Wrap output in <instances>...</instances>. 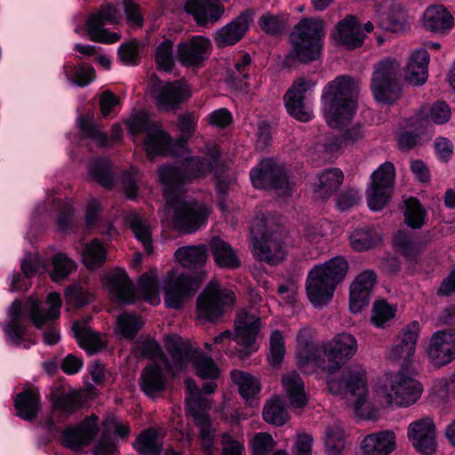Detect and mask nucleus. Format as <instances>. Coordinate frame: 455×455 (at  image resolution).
I'll return each instance as SVG.
<instances>
[{
    "instance_id": "1",
    "label": "nucleus",
    "mask_w": 455,
    "mask_h": 455,
    "mask_svg": "<svg viewBox=\"0 0 455 455\" xmlns=\"http://www.w3.org/2000/svg\"><path fill=\"white\" fill-rule=\"evenodd\" d=\"M204 156H193L180 166L163 165L158 179L164 186L166 210L164 220L171 217L173 226L184 232L193 233L205 224L209 212L204 204L187 199L182 192L185 185L206 177L219 159L216 145H207Z\"/></svg>"
},
{
    "instance_id": "2",
    "label": "nucleus",
    "mask_w": 455,
    "mask_h": 455,
    "mask_svg": "<svg viewBox=\"0 0 455 455\" xmlns=\"http://www.w3.org/2000/svg\"><path fill=\"white\" fill-rule=\"evenodd\" d=\"M357 348L354 335L339 333L323 346V355H319L316 368L328 373L327 385L332 394L342 395L357 417L370 419L375 416V411L367 398L365 369L362 365H354L339 378L332 376L356 354Z\"/></svg>"
},
{
    "instance_id": "3",
    "label": "nucleus",
    "mask_w": 455,
    "mask_h": 455,
    "mask_svg": "<svg viewBox=\"0 0 455 455\" xmlns=\"http://www.w3.org/2000/svg\"><path fill=\"white\" fill-rule=\"evenodd\" d=\"M358 89V84L346 76L337 77L324 87L322 106L330 127L338 128L352 120Z\"/></svg>"
},
{
    "instance_id": "4",
    "label": "nucleus",
    "mask_w": 455,
    "mask_h": 455,
    "mask_svg": "<svg viewBox=\"0 0 455 455\" xmlns=\"http://www.w3.org/2000/svg\"><path fill=\"white\" fill-rule=\"evenodd\" d=\"M423 387L406 370L384 375L373 388L374 399L381 405L391 408H407L421 397Z\"/></svg>"
},
{
    "instance_id": "5",
    "label": "nucleus",
    "mask_w": 455,
    "mask_h": 455,
    "mask_svg": "<svg viewBox=\"0 0 455 455\" xmlns=\"http://www.w3.org/2000/svg\"><path fill=\"white\" fill-rule=\"evenodd\" d=\"M347 270V261L339 256L324 264L315 265L309 271L306 291L315 307H323L332 299L338 283L345 278Z\"/></svg>"
},
{
    "instance_id": "6",
    "label": "nucleus",
    "mask_w": 455,
    "mask_h": 455,
    "mask_svg": "<svg viewBox=\"0 0 455 455\" xmlns=\"http://www.w3.org/2000/svg\"><path fill=\"white\" fill-rule=\"evenodd\" d=\"M259 318L245 312L238 314L235 321V334L225 331L214 337L215 349L219 352L224 350L228 354H236L244 358L257 351L256 337L259 330Z\"/></svg>"
},
{
    "instance_id": "7",
    "label": "nucleus",
    "mask_w": 455,
    "mask_h": 455,
    "mask_svg": "<svg viewBox=\"0 0 455 455\" xmlns=\"http://www.w3.org/2000/svg\"><path fill=\"white\" fill-rule=\"evenodd\" d=\"M254 256L270 265L281 262L285 257V245L279 226H272L264 216L254 220L251 228Z\"/></svg>"
},
{
    "instance_id": "8",
    "label": "nucleus",
    "mask_w": 455,
    "mask_h": 455,
    "mask_svg": "<svg viewBox=\"0 0 455 455\" xmlns=\"http://www.w3.org/2000/svg\"><path fill=\"white\" fill-rule=\"evenodd\" d=\"M323 36V20L318 18L301 20L291 35V50L288 57L304 63L316 60L320 54Z\"/></svg>"
},
{
    "instance_id": "9",
    "label": "nucleus",
    "mask_w": 455,
    "mask_h": 455,
    "mask_svg": "<svg viewBox=\"0 0 455 455\" xmlns=\"http://www.w3.org/2000/svg\"><path fill=\"white\" fill-rule=\"evenodd\" d=\"M125 124L134 139L141 133L146 134L144 146L148 156H165L171 153V136L163 130L158 122L151 121L147 112L138 111L133 113Z\"/></svg>"
},
{
    "instance_id": "10",
    "label": "nucleus",
    "mask_w": 455,
    "mask_h": 455,
    "mask_svg": "<svg viewBox=\"0 0 455 455\" xmlns=\"http://www.w3.org/2000/svg\"><path fill=\"white\" fill-rule=\"evenodd\" d=\"M164 346L172 354L180 370H182L188 362L195 367L196 375L204 379H216L220 370L212 357L202 352L193 350L181 338L176 334L164 338Z\"/></svg>"
},
{
    "instance_id": "11",
    "label": "nucleus",
    "mask_w": 455,
    "mask_h": 455,
    "mask_svg": "<svg viewBox=\"0 0 455 455\" xmlns=\"http://www.w3.org/2000/svg\"><path fill=\"white\" fill-rule=\"evenodd\" d=\"M185 384L187 388V411L200 428L203 448L211 453L214 447L215 436L208 415L212 407L211 402L202 396L194 379H187Z\"/></svg>"
},
{
    "instance_id": "12",
    "label": "nucleus",
    "mask_w": 455,
    "mask_h": 455,
    "mask_svg": "<svg viewBox=\"0 0 455 455\" xmlns=\"http://www.w3.org/2000/svg\"><path fill=\"white\" fill-rule=\"evenodd\" d=\"M401 66L394 59L380 61L371 77V90L375 99L382 103H393L400 96Z\"/></svg>"
},
{
    "instance_id": "13",
    "label": "nucleus",
    "mask_w": 455,
    "mask_h": 455,
    "mask_svg": "<svg viewBox=\"0 0 455 455\" xmlns=\"http://www.w3.org/2000/svg\"><path fill=\"white\" fill-rule=\"evenodd\" d=\"M235 301L233 291L223 288L216 281L208 283L196 300V312L200 319L213 322L219 319Z\"/></svg>"
},
{
    "instance_id": "14",
    "label": "nucleus",
    "mask_w": 455,
    "mask_h": 455,
    "mask_svg": "<svg viewBox=\"0 0 455 455\" xmlns=\"http://www.w3.org/2000/svg\"><path fill=\"white\" fill-rule=\"evenodd\" d=\"M395 166L385 162L371 175V182L366 190L368 206L372 211H380L387 204L394 188Z\"/></svg>"
},
{
    "instance_id": "15",
    "label": "nucleus",
    "mask_w": 455,
    "mask_h": 455,
    "mask_svg": "<svg viewBox=\"0 0 455 455\" xmlns=\"http://www.w3.org/2000/svg\"><path fill=\"white\" fill-rule=\"evenodd\" d=\"M251 181L256 188H273L278 196H289L291 191L283 166L273 159L262 160L250 172Z\"/></svg>"
},
{
    "instance_id": "16",
    "label": "nucleus",
    "mask_w": 455,
    "mask_h": 455,
    "mask_svg": "<svg viewBox=\"0 0 455 455\" xmlns=\"http://www.w3.org/2000/svg\"><path fill=\"white\" fill-rule=\"evenodd\" d=\"M151 84V95L157 108L164 111L178 108L181 102L191 96L189 85L181 80L170 83L152 77Z\"/></svg>"
},
{
    "instance_id": "17",
    "label": "nucleus",
    "mask_w": 455,
    "mask_h": 455,
    "mask_svg": "<svg viewBox=\"0 0 455 455\" xmlns=\"http://www.w3.org/2000/svg\"><path fill=\"white\" fill-rule=\"evenodd\" d=\"M120 20L121 14L116 7L111 4L102 5L85 22L90 40L102 44H113L119 41L120 36L118 34L109 32L104 27L108 24L118 23Z\"/></svg>"
},
{
    "instance_id": "18",
    "label": "nucleus",
    "mask_w": 455,
    "mask_h": 455,
    "mask_svg": "<svg viewBox=\"0 0 455 455\" xmlns=\"http://www.w3.org/2000/svg\"><path fill=\"white\" fill-rule=\"evenodd\" d=\"M164 289L166 306L178 309L197 290V284L188 275H178L175 270H171L167 275Z\"/></svg>"
},
{
    "instance_id": "19",
    "label": "nucleus",
    "mask_w": 455,
    "mask_h": 455,
    "mask_svg": "<svg viewBox=\"0 0 455 455\" xmlns=\"http://www.w3.org/2000/svg\"><path fill=\"white\" fill-rule=\"evenodd\" d=\"M427 355L433 364L443 366L455 359V331H437L431 336Z\"/></svg>"
},
{
    "instance_id": "20",
    "label": "nucleus",
    "mask_w": 455,
    "mask_h": 455,
    "mask_svg": "<svg viewBox=\"0 0 455 455\" xmlns=\"http://www.w3.org/2000/svg\"><path fill=\"white\" fill-rule=\"evenodd\" d=\"M62 300L57 292L48 294L45 302H40L36 299H30L26 308L29 318L36 328H41L60 316Z\"/></svg>"
},
{
    "instance_id": "21",
    "label": "nucleus",
    "mask_w": 455,
    "mask_h": 455,
    "mask_svg": "<svg viewBox=\"0 0 455 455\" xmlns=\"http://www.w3.org/2000/svg\"><path fill=\"white\" fill-rule=\"evenodd\" d=\"M407 434L419 452L431 455L436 451L435 427L432 419L425 418L411 423Z\"/></svg>"
},
{
    "instance_id": "22",
    "label": "nucleus",
    "mask_w": 455,
    "mask_h": 455,
    "mask_svg": "<svg viewBox=\"0 0 455 455\" xmlns=\"http://www.w3.org/2000/svg\"><path fill=\"white\" fill-rule=\"evenodd\" d=\"M99 432L98 418L92 415L80 424L68 427L62 435V444L73 451L89 445Z\"/></svg>"
},
{
    "instance_id": "23",
    "label": "nucleus",
    "mask_w": 455,
    "mask_h": 455,
    "mask_svg": "<svg viewBox=\"0 0 455 455\" xmlns=\"http://www.w3.org/2000/svg\"><path fill=\"white\" fill-rule=\"evenodd\" d=\"M52 402L51 414L45 419V424L49 428L65 420L68 415L79 410L83 404L81 395L76 390L53 394Z\"/></svg>"
},
{
    "instance_id": "24",
    "label": "nucleus",
    "mask_w": 455,
    "mask_h": 455,
    "mask_svg": "<svg viewBox=\"0 0 455 455\" xmlns=\"http://www.w3.org/2000/svg\"><path fill=\"white\" fill-rule=\"evenodd\" d=\"M376 280V274L371 270H365L355 277L350 285L349 308L352 313H359L368 305Z\"/></svg>"
},
{
    "instance_id": "25",
    "label": "nucleus",
    "mask_w": 455,
    "mask_h": 455,
    "mask_svg": "<svg viewBox=\"0 0 455 455\" xmlns=\"http://www.w3.org/2000/svg\"><path fill=\"white\" fill-rule=\"evenodd\" d=\"M211 50L210 39L203 36H196L179 44L178 58L186 66H198L208 58Z\"/></svg>"
},
{
    "instance_id": "26",
    "label": "nucleus",
    "mask_w": 455,
    "mask_h": 455,
    "mask_svg": "<svg viewBox=\"0 0 455 455\" xmlns=\"http://www.w3.org/2000/svg\"><path fill=\"white\" fill-rule=\"evenodd\" d=\"M331 37L334 43L347 49H355L363 44V35L360 24L354 16H347L335 27Z\"/></svg>"
},
{
    "instance_id": "27",
    "label": "nucleus",
    "mask_w": 455,
    "mask_h": 455,
    "mask_svg": "<svg viewBox=\"0 0 455 455\" xmlns=\"http://www.w3.org/2000/svg\"><path fill=\"white\" fill-rule=\"evenodd\" d=\"M104 284L115 301L124 304L134 301L133 286L124 270L116 269L111 272L105 278Z\"/></svg>"
},
{
    "instance_id": "28",
    "label": "nucleus",
    "mask_w": 455,
    "mask_h": 455,
    "mask_svg": "<svg viewBox=\"0 0 455 455\" xmlns=\"http://www.w3.org/2000/svg\"><path fill=\"white\" fill-rule=\"evenodd\" d=\"M8 322L4 325V332L8 342L20 347L27 341L28 326L22 318V307L19 300H14L8 310Z\"/></svg>"
},
{
    "instance_id": "29",
    "label": "nucleus",
    "mask_w": 455,
    "mask_h": 455,
    "mask_svg": "<svg viewBox=\"0 0 455 455\" xmlns=\"http://www.w3.org/2000/svg\"><path fill=\"white\" fill-rule=\"evenodd\" d=\"M251 22V15L244 12L233 21L219 29L213 38L219 47H227L235 44L245 35Z\"/></svg>"
},
{
    "instance_id": "30",
    "label": "nucleus",
    "mask_w": 455,
    "mask_h": 455,
    "mask_svg": "<svg viewBox=\"0 0 455 455\" xmlns=\"http://www.w3.org/2000/svg\"><path fill=\"white\" fill-rule=\"evenodd\" d=\"M310 330L304 327L299 330L296 338V359L299 367L305 372L310 373L317 367L320 355L309 341Z\"/></svg>"
},
{
    "instance_id": "31",
    "label": "nucleus",
    "mask_w": 455,
    "mask_h": 455,
    "mask_svg": "<svg viewBox=\"0 0 455 455\" xmlns=\"http://www.w3.org/2000/svg\"><path fill=\"white\" fill-rule=\"evenodd\" d=\"M362 455H388L395 448V435L392 431L369 435L360 445Z\"/></svg>"
},
{
    "instance_id": "32",
    "label": "nucleus",
    "mask_w": 455,
    "mask_h": 455,
    "mask_svg": "<svg viewBox=\"0 0 455 455\" xmlns=\"http://www.w3.org/2000/svg\"><path fill=\"white\" fill-rule=\"evenodd\" d=\"M450 117L449 106L443 101H437L431 107H423L411 125L416 130L427 129L431 123L442 124L448 122Z\"/></svg>"
},
{
    "instance_id": "33",
    "label": "nucleus",
    "mask_w": 455,
    "mask_h": 455,
    "mask_svg": "<svg viewBox=\"0 0 455 455\" xmlns=\"http://www.w3.org/2000/svg\"><path fill=\"white\" fill-rule=\"evenodd\" d=\"M209 248L219 267L235 269L240 266L241 261L235 250L220 236H213L210 240Z\"/></svg>"
},
{
    "instance_id": "34",
    "label": "nucleus",
    "mask_w": 455,
    "mask_h": 455,
    "mask_svg": "<svg viewBox=\"0 0 455 455\" xmlns=\"http://www.w3.org/2000/svg\"><path fill=\"white\" fill-rule=\"evenodd\" d=\"M429 55L426 49L415 51L409 59L405 77L413 85L423 84L428 76Z\"/></svg>"
},
{
    "instance_id": "35",
    "label": "nucleus",
    "mask_w": 455,
    "mask_h": 455,
    "mask_svg": "<svg viewBox=\"0 0 455 455\" xmlns=\"http://www.w3.org/2000/svg\"><path fill=\"white\" fill-rule=\"evenodd\" d=\"M230 375L246 403L251 406L257 405V399L261 387L259 379L249 372L238 370L232 371Z\"/></svg>"
},
{
    "instance_id": "36",
    "label": "nucleus",
    "mask_w": 455,
    "mask_h": 455,
    "mask_svg": "<svg viewBox=\"0 0 455 455\" xmlns=\"http://www.w3.org/2000/svg\"><path fill=\"white\" fill-rule=\"evenodd\" d=\"M72 331L80 347L88 354H95L102 350L106 345V337L102 334L93 331L84 323H75Z\"/></svg>"
},
{
    "instance_id": "37",
    "label": "nucleus",
    "mask_w": 455,
    "mask_h": 455,
    "mask_svg": "<svg viewBox=\"0 0 455 455\" xmlns=\"http://www.w3.org/2000/svg\"><path fill=\"white\" fill-rule=\"evenodd\" d=\"M282 385L291 406L301 408L307 404V397L305 392L304 382L297 372L291 371L283 375Z\"/></svg>"
},
{
    "instance_id": "38",
    "label": "nucleus",
    "mask_w": 455,
    "mask_h": 455,
    "mask_svg": "<svg viewBox=\"0 0 455 455\" xmlns=\"http://www.w3.org/2000/svg\"><path fill=\"white\" fill-rule=\"evenodd\" d=\"M422 25L431 32L441 33L453 26V19L443 6L435 5L424 12Z\"/></svg>"
},
{
    "instance_id": "39",
    "label": "nucleus",
    "mask_w": 455,
    "mask_h": 455,
    "mask_svg": "<svg viewBox=\"0 0 455 455\" xmlns=\"http://www.w3.org/2000/svg\"><path fill=\"white\" fill-rule=\"evenodd\" d=\"M124 221L130 226L135 237L144 247L148 254L153 252L151 226L147 219L136 212H128L124 215Z\"/></svg>"
},
{
    "instance_id": "40",
    "label": "nucleus",
    "mask_w": 455,
    "mask_h": 455,
    "mask_svg": "<svg viewBox=\"0 0 455 455\" xmlns=\"http://www.w3.org/2000/svg\"><path fill=\"white\" fill-rule=\"evenodd\" d=\"M14 406L20 418L32 420L36 417L41 407L39 394L33 389L23 391L17 395Z\"/></svg>"
},
{
    "instance_id": "41",
    "label": "nucleus",
    "mask_w": 455,
    "mask_h": 455,
    "mask_svg": "<svg viewBox=\"0 0 455 455\" xmlns=\"http://www.w3.org/2000/svg\"><path fill=\"white\" fill-rule=\"evenodd\" d=\"M140 385L142 391L150 397L163 392L165 381L162 369L155 364L146 367L141 372Z\"/></svg>"
},
{
    "instance_id": "42",
    "label": "nucleus",
    "mask_w": 455,
    "mask_h": 455,
    "mask_svg": "<svg viewBox=\"0 0 455 455\" xmlns=\"http://www.w3.org/2000/svg\"><path fill=\"white\" fill-rule=\"evenodd\" d=\"M176 260L184 267H200L207 259V249L204 244L188 245L175 251Z\"/></svg>"
},
{
    "instance_id": "43",
    "label": "nucleus",
    "mask_w": 455,
    "mask_h": 455,
    "mask_svg": "<svg viewBox=\"0 0 455 455\" xmlns=\"http://www.w3.org/2000/svg\"><path fill=\"white\" fill-rule=\"evenodd\" d=\"M133 446L140 455H160L163 441L156 429L148 428L140 434Z\"/></svg>"
},
{
    "instance_id": "44",
    "label": "nucleus",
    "mask_w": 455,
    "mask_h": 455,
    "mask_svg": "<svg viewBox=\"0 0 455 455\" xmlns=\"http://www.w3.org/2000/svg\"><path fill=\"white\" fill-rule=\"evenodd\" d=\"M343 181V173L339 169L331 168L322 172L315 183V191L320 197H326L336 191Z\"/></svg>"
},
{
    "instance_id": "45",
    "label": "nucleus",
    "mask_w": 455,
    "mask_h": 455,
    "mask_svg": "<svg viewBox=\"0 0 455 455\" xmlns=\"http://www.w3.org/2000/svg\"><path fill=\"white\" fill-rule=\"evenodd\" d=\"M292 93V92H287L284 95V102L288 113L301 122L311 120L314 113L310 101L295 97Z\"/></svg>"
},
{
    "instance_id": "46",
    "label": "nucleus",
    "mask_w": 455,
    "mask_h": 455,
    "mask_svg": "<svg viewBox=\"0 0 455 455\" xmlns=\"http://www.w3.org/2000/svg\"><path fill=\"white\" fill-rule=\"evenodd\" d=\"M379 231L372 227L355 229L350 235V244L355 251H366L380 241Z\"/></svg>"
},
{
    "instance_id": "47",
    "label": "nucleus",
    "mask_w": 455,
    "mask_h": 455,
    "mask_svg": "<svg viewBox=\"0 0 455 455\" xmlns=\"http://www.w3.org/2000/svg\"><path fill=\"white\" fill-rule=\"evenodd\" d=\"M324 446L328 455H339L345 448L344 429L339 421L329 425L324 432Z\"/></svg>"
},
{
    "instance_id": "48",
    "label": "nucleus",
    "mask_w": 455,
    "mask_h": 455,
    "mask_svg": "<svg viewBox=\"0 0 455 455\" xmlns=\"http://www.w3.org/2000/svg\"><path fill=\"white\" fill-rule=\"evenodd\" d=\"M63 72L68 82L80 87H84L94 80V69L88 65L67 63L63 66Z\"/></svg>"
},
{
    "instance_id": "49",
    "label": "nucleus",
    "mask_w": 455,
    "mask_h": 455,
    "mask_svg": "<svg viewBox=\"0 0 455 455\" xmlns=\"http://www.w3.org/2000/svg\"><path fill=\"white\" fill-rule=\"evenodd\" d=\"M82 259L86 267L95 269L100 267L106 260V249L98 240L93 239L84 245L82 252Z\"/></svg>"
},
{
    "instance_id": "50",
    "label": "nucleus",
    "mask_w": 455,
    "mask_h": 455,
    "mask_svg": "<svg viewBox=\"0 0 455 455\" xmlns=\"http://www.w3.org/2000/svg\"><path fill=\"white\" fill-rule=\"evenodd\" d=\"M142 326L140 317L134 314L124 313L116 318V332L124 339H133Z\"/></svg>"
},
{
    "instance_id": "51",
    "label": "nucleus",
    "mask_w": 455,
    "mask_h": 455,
    "mask_svg": "<svg viewBox=\"0 0 455 455\" xmlns=\"http://www.w3.org/2000/svg\"><path fill=\"white\" fill-rule=\"evenodd\" d=\"M395 306L388 304L386 300H378L373 304L371 321L378 328H385L395 318Z\"/></svg>"
},
{
    "instance_id": "52",
    "label": "nucleus",
    "mask_w": 455,
    "mask_h": 455,
    "mask_svg": "<svg viewBox=\"0 0 455 455\" xmlns=\"http://www.w3.org/2000/svg\"><path fill=\"white\" fill-rule=\"evenodd\" d=\"M403 215L405 223L412 228H421L426 220V211L416 198L404 201Z\"/></svg>"
},
{
    "instance_id": "53",
    "label": "nucleus",
    "mask_w": 455,
    "mask_h": 455,
    "mask_svg": "<svg viewBox=\"0 0 455 455\" xmlns=\"http://www.w3.org/2000/svg\"><path fill=\"white\" fill-rule=\"evenodd\" d=\"M109 161L106 158L95 159L89 166L90 177L105 188H110L113 177L109 171Z\"/></svg>"
},
{
    "instance_id": "54",
    "label": "nucleus",
    "mask_w": 455,
    "mask_h": 455,
    "mask_svg": "<svg viewBox=\"0 0 455 455\" xmlns=\"http://www.w3.org/2000/svg\"><path fill=\"white\" fill-rule=\"evenodd\" d=\"M268 363L272 367L279 366L285 355V342L283 335L277 330L273 331L269 339Z\"/></svg>"
},
{
    "instance_id": "55",
    "label": "nucleus",
    "mask_w": 455,
    "mask_h": 455,
    "mask_svg": "<svg viewBox=\"0 0 455 455\" xmlns=\"http://www.w3.org/2000/svg\"><path fill=\"white\" fill-rule=\"evenodd\" d=\"M52 270L51 277L54 282H60L66 278L76 269V262L64 253H57L52 259Z\"/></svg>"
},
{
    "instance_id": "56",
    "label": "nucleus",
    "mask_w": 455,
    "mask_h": 455,
    "mask_svg": "<svg viewBox=\"0 0 455 455\" xmlns=\"http://www.w3.org/2000/svg\"><path fill=\"white\" fill-rule=\"evenodd\" d=\"M263 419L267 423L282 426L288 420L289 416L282 402L278 399H275L270 400L265 405Z\"/></svg>"
},
{
    "instance_id": "57",
    "label": "nucleus",
    "mask_w": 455,
    "mask_h": 455,
    "mask_svg": "<svg viewBox=\"0 0 455 455\" xmlns=\"http://www.w3.org/2000/svg\"><path fill=\"white\" fill-rule=\"evenodd\" d=\"M172 41L165 39L156 48V62L160 70L169 72L173 67Z\"/></svg>"
},
{
    "instance_id": "58",
    "label": "nucleus",
    "mask_w": 455,
    "mask_h": 455,
    "mask_svg": "<svg viewBox=\"0 0 455 455\" xmlns=\"http://www.w3.org/2000/svg\"><path fill=\"white\" fill-rule=\"evenodd\" d=\"M272 436L265 432L255 434L251 439V446L253 455H267L275 447Z\"/></svg>"
},
{
    "instance_id": "59",
    "label": "nucleus",
    "mask_w": 455,
    "mask_h": 455,
    "mask_svg": "<svg viewBox=\"0 0 455 455\" xmlns=\"http://www.w3.org/2000/svg\"><path fill=\"white\" fill-rule=\"evenodd\" d=\"M77 124L85 137L92 138L99 146H104L106 144V135L91 122V117L80 116L77 120Z\"/></svg>"
},
{
    "instance_id": "60",
    "label": "nucleus",
    "mask_w": 455,
    "mask_h": 455,
    "mask_svg": "<svg viewBox=\"0 0 455 455\" xmlns=\"http://www.w3.org/2000/svg\"><path fill=\"white\" fill-rule=\"evenodd\" d=\"M142 45L137 41L122 44L118 50L120 60L126 65H137Z\"/></svg>"
},
{
    "instance_id": "61",
    "label": "nucleus",
    "mask_w": 455,
    "mask_h": 455,
    "mask_svg": "<svg viewBox=\"0 0 455 455\" xmlns=\"http://www.w3.org/2000/svg\"><path fill=\"white\" fill-rule=\"evenodd\" d=\"M67 303L76 307H83L92 300V294L80 285H73L66 290Z\"/></svg>"
},
{
    "instance_id": "62",
    "label": "nucleus",
    "mask_w": 455,
    "mask_h": 455,
    "mask_svg": "<svg viewBox=\"0 0 455 455\" xmlns=\"http://www.w3.org/2000/svg\"><path fill=\"white\" fill-rule=\"evenodd\" d=\"M44 261L37 254L28 253L21 261V270L27 278H31L41 270H45Z\"/></svg>"
},
{
    "instance_id": "63",
    "label": "nucleus",
    "mask_w": 455,
    "mask_h": 455,
    "mask_svg": "<svg viewBox=\"0 0 455 455\" xmlns=\"http://www.w3.org/2000/svg\"><path fill=\"white\" fill-rule=\"evenodd\" d=\"M140 285L147 293L148 300L152 304L159 303L160 299L157 296V280L154 273H145L140 276Z\"/></svg>"
},
{
    "instance_id": "64",
    "label": "nucleus",
    "mask_w": 455,
    "mask_h": 455,
    "mask_svg": "<svg viewBox=\"0 0 455 455\" xmlns=\"http://www.w3.org/2000/svg\"><path fill=\"white\" fill-rule=\"evenodd\" d=\"M117 451V446L113 439L107 431L103 429V433L97 442L93 449L94 455H114Z\"/></svg>"
}]
</instances>
